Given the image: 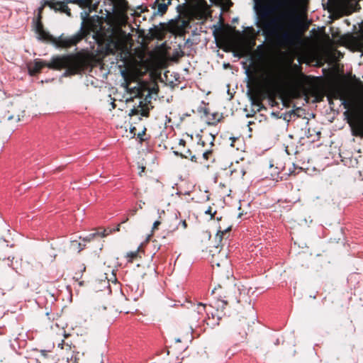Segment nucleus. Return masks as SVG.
<instances>
[{
    "mask_svg": "<svg viewBox=\"0 0 363 363\" xmlns=\"http://www.w3.org/2000/svg\"><path fill=\"white\" fill-rule=\"evenodd\" d=\"M137 211H138V208H133V209L130 210V213H131L132 215H135V214L136 213Z\"/></svg>",
    "mask_w": 363,
    "mask_h": 363,
    "instance_id": "obj_23",
    "label": "nucleus"
},
{
    "mask_svg": "<svg viewBox=\"0 0 363 363\" xmlns=\"http://www.w3.org/2000/svg\"><path fill=\"white\" fill-rule=\"evenodd\" d=\"M124 74H125V72H124V71H123V72H121V75L124 76Z\"/></svg>",
    "mask_w": 363,
    "mask_h": 363,
    "instance_id": "obj_36",
    "label": "nucleus"
},
{
    "mask_svg": "<svg viewBox=\"0 0 363 363\" xmlns=\"http://www.w3.org/2000/svg\"><path fill=\"white\" fill-rule=\"evenodd\" d=\"M174 153L176 155H180L181 156V155H182V154L179 153L177 151H174Z\"/></svg>",
    "mask_w": 363,
    "mask_h": 363,
    "instance_id": "obj_32",
    "label": "nucleus"
},
{
    "mask_svg": "<svg viewBox=\"0 0 363 363\" xmlns=\"http://www.w3.org/2000/svg\"><path fill=\"white\" fill-rule=\"evenodd\" d=\"M205 308H206V305L199 303L198 304V307H197L198 313L200 314V313H202L203 311H205Z\"/></svg>",
    "mask_w": 363,
    "mask_h": 363,
    "instance_id": "obj_15",
    "label": "nucleus"
},
{
    "mask_svg": "<svg viewBox=\"0 0 363 363\" xmlns=\"http://www.w3.org/2000/svg\"><path fill=\"white\" fill-rule=\"evenodd\" d=\"M145 128L141 132L138 134V137L140 139V140H143V136L145 135Z\"/></svg>",
    "mask_w": 363,
    "mask_h": 363,
    "instance_id": "obj_18",
    "label": "nucleus"
},
{
    "mask_svg": "<svg viewBox=\"0 0 363 363\" xmlns=\"http://www.w3.org/2000/svg\"><path fill=\"white\" fill-rule=\"evenodd\" d=\"M98 233H90L87 236L82 238L84 241H90L91 239H93L96 235H98Z\"/></svg>",
    "mask_w": 363,
    "mask_h": 363,
    "instance_id": "obj_14",
    "label": "nucleus"
},
{
    "mask_svg": "<svg viewBox=\"0 0 363 363\" xmlns=\"http://www.w3.org/2000/svg\"><path fill=\"white\" fill-rule=\"evenodd\" d=\"M143 204H145V202H144V201H140V204H139V206H138V208H143V206H142V205H143Z\"/></svg>",
    "mask_w": 363,
    "mask_h": 363,
    "instance_id": "obj_27",
    "label": "nucleus"
},
{
    "mask_svg": "<svg viewBox=\"0 0 363 363\" xmlns=\"http://www.w3.org/2000/svg\"><path fill=\"white\" fill-rule=\"evenodd\" d=\"M136 255H137V252H131L128 253V257H130V259L136 257Z\"/></svg>",
    "mask_w": 363,
    "mask_h": 363,
    "instance_id": "obj_19",
    "label": "nucleus"
},
{
    "mask_svg": "<svg viewBox=\"0 0 363 363\" xmlns=\"http://www.w3.org/2000/svg\"><path fill=\"white\" fill-rule=\"evenodd\" d=\"M360 30L357 36L353 37V41L363 47V22L359 25Z\"/></svg>",
    "mask_w": 363,
    "mask_h": 363,
    "instance_id": "obj_11",
    "label": "nucleus"
},
{
    "mask_svg": "<svg viewBox=\"0 0 363 363\" xmlns=\"http://www.w3.org/2000/svg\"><path fill=\"white\" fill-rule=\"evenodd\" d=\"M212 263H213V266L215 264H216V265H217L218 267H220V263H219V262H216V263H215V262H214V261H213V262H212Z\"/></svg>",
    "mask_w": 363,
    "mask_h": 363,
    "instance_id": "obj_30",
    "label": "nucleus"
},
{
    "mask_svg": "<svg viewBox=\"0 0 363 363\" xmlns=\"http://www.w3.org/2000/svg\"><path fill=\"white\" fill-rule=\"evenodd\" d=\"M175 341H176L177 342H180L182 340H181V339H180V338H176V339H175Z\"/></svg>",
    "mask_w": 363,
    "mask_h": 363,
    "instance_id": "obj_33",
    "label": "nucleus"
},
{
    "mask_svg": "<svg viewBox=\"0 0 363 363\" xmlns=\"http://www.w3.org/2000/svg\"><path fill=\"white\" fill-rule=\"evenodd\" d=\"M234 56H236V57H241V55H240V54H239V53H237L236 52H234Z\"/></svg>",
    "mask_w": 363,
    "mask_h": 363,
    "instance_id": "obj_29",
    "label": "nucleus"
},
{
    "mask_svg": "<svg viewBox=\"0 0 363 363\" xmlns=\"http://www.w3.org/2000/svg\"><path fill=\"white\" fill-rule=\"evenodd\" d=\"M274 40L278 45L288 47L295 44L296 36L285 28L283 31H280Z\"/></svg>",
    "mask_w": 363,
    "mask_h": 363,
    "instance_id": "obj_6",
    "label": "nucleus"
},
{
    "mask_svg": "<svg viewBox=\"0 0 363 363\" xmlns=\"http://www.w3.org/2000/svg\"><path fill=\"white\" fill-rule=\"evenodd\" d=\"M79 245V251H81L83 248L81 247V243H78Z\"/></svg>",
    "mask_w": 363,
    "mask_h": 363,
    "instance_id": "obj_31",
    "label": "nucleus"
},
{
    "mask_svg": "<svg viewBox=\"0 0 363 363\" xmlns=\"http://www.w3.org/2000/svg\"><path fill=\"white\" fill-rule=\"evenodd\" d=\"M67 347H69V349H71L70 346L69 345H66Z\"/></svg>",
    "mask_w": 363,
    "mask_h": 363,
    "instance_id": "obj_38",
    "label": "nucleus"
},
{
    "mask_svg": "<svg viewBox=\"0 0 363 363\" xmlns=\"http://www.w3.org/2000/svg\"><path fill=\"white\" fill-rule=\"evenodd\" d=\"M328 98L329 100L331 98L340 99L341 105L347 110L345 114H347L350 108L355 112L357 114L355 120L350 123V125L353 128L355 135L363 136V98L352 95L350 99H346L344 90L339 86L331 87Z\"/></svg>",
    "mask_w": 363,
    "mask_h": 363,
    "instance_id": "obj_3",
    "label": "nucleus"
},
{
    "mask_svg": "<svg viewBox=\"0 0 363 363\" xmlns=\"http://www.w3.org/2000/svg\"><path fill=\"white\" fill-rule=\"evenodd\" d=\"M157 212H158V214H159V217H161V215L164 214V210L160 211V210L158 209Z\"/></svg>",
    "mask_w": 363,
    "mask_h": 363,
    "instance_id": "obj_25",
    "label": "nucleus"
},
{
    "mask_svg": "<svg viewBox=\"0 0 363 363\" xmlns=\"http://www.w3.org/2000/svg\"><path fill=\"white\" fill-rule=\"evenodd\" d=\"M35 32L38 34V38L41 40H47L50 38V35L43 30V26L40 21L35 25Z\"/></svg>",
    "mask_w": 363,
    "mask_h": 363,
    "instance_id": "obj_9",
    "label": "nucleus"
},
{
    "mask_svg": "<svg viewBox=\"0 0 363 363\" xmlns=\"http://www.w3.org/2000/svg\"><path fill=\"white\" fill-rule=\"evenodd\" d=\"M215 213L216 212H214L213 213H211V207H209L206 211H205V213L211 215V218L213 217V215L215 214Z\"/></svg>",
    "mask_w": 363,
    "mask_h": 363,
    "instance_id": "obj_17",
    "label": "nucleus"
},
{
    "mask_svg": "<svg viewBox=\"0 0 363 363\" xmlns=\"http://www.w3.org/2000/svg\"><path fill=\"white\" fill-rule=\"evenodd\" d=\"M143 116H147V113H143Z\"/></svg>",
    "mask_w": 363,
    "mask_h": 363,
    "instance_id": "obj_37",
    "label": "nucleus"
},
{
    "mask_svg": "<svg viewBox=\"0 0 363 363\" xmlns=\"http://www.w3.org/2000/svg\"><path fill=\"white\" fill-rule=\"evenodd\" d=\"M290 114H284L283 119L286 121L287 122L289 121Z\"/></svg>",
    "mask_w": 363,
    "mask_h": 363,
    "instance_id": "obj_21",
    "label": "nucleus"
},
{
    "mask_svg": "<svg viewBox=\"0 0 363 363\" xmlns=\"http://www.w3.org/2000/svg\"><path fill=\"white\" fill-rule=\"evenodd\" d=\"M46 4L49 5L50 7L55 11H60L61 12L66 13L67 15L70 16L69 9L65 2L57 1V2H50L46 1Z\"/></svg>",
    "mask_w": 363,
    "mask_h": 363,
    "instance_id": "obj_7",
    "label": "nucleus"
},
{
    "mask_svg": "<svg viewBox=\"0 0 363 363\" xmlns=\"http://www.w3.org/2000/svg\"><path fill=\"white\" fill-rule=\"evenodd\" d=\"M227 281H224L215 286L211 291L218 302L221 303V307H224L228 303H238L240 302L239 296L240 295V289L235 283L230 279L229 276L226 277Z\"/></svg>",
    "mask_w": 363,
    "mask_h": 363,
    "instance_id": "obj_4",
    "label": "nucleus"
},
{
    "mask_svg": "<svg viewBox=\"0 0 363 363\" xmlns=\"http://www.w3.org/2000/svg\"><path fill=\"white\" fill-rule=\"evenodd\" d=\"M250 100L252 106L257 107V111L261 110L263 106L261 102V99L259 96L250 94Z\"/></svg>",
    "mask_w": 363,
    "mask_h": 363,
    "instance_id": "obj_10",
    "label": "nucleus"
},
{
    "mask_svg": "<svg viewBox=\"0 0 363 363\" xmlns=\"http://www.w3.org/2000/svg\"><path fill=\"white\" fill-rule=\"evenodd\" d=\"M101 363H103V361H101Z\"/></svg>",
    "mask_w": 363,
    "mask_h": 363,
    "instance_id": "obj_39",
    "label": "nucleus"
},
{
    "mask_svg": "<svg viewBox=\"0 0 363 363\" xmlns=\"http://www.w3.org/2000/svg\"><path fill=\"white\" fill-rule=\"evenodd\" d=\"M181 157H184V158H190V160L192 161V162H196V156L194 155H192L191 154V152L190 150H187L186 151V153L184 154V155H181Z\"/></svg>",
    "mask_w": 363,
    "mask_h": 363,
    "instance_id": "obj_12",
    "label": "nucleus"
},
{
    "mask_svg": "<svg viewBox=\"0 0 363 363\" xmlns=\"http://www.w3.org/2000/svg\"><path fill=\"white\" fill-rule=\"evenodd\" d=\"M172 0H167V2H160V3H155L157 6V9L154 11L153 14L154 16L158 15V16H163L167 10L168 6L171 4Z\"/></svg>",
    "mask_w": 363,
    "mask_h": 363,
    "instance_id": "obj_8",
    "label": "nucleus"
},
{
    "mask_svg": "<svg viewBox=\"0 0 363 363\" xmlns=\"http://www.w3.org/2000/svg\"><path fill=\"white\" fill-rule=\"evenodd\" d=\"M13 116H9L8 117V120H9V121H10V120L13 119Z\"/></svg>",
    "mask_w": 363,
    "mask_h": 363,
    "instance_id": "obj_34",
    "label": "nucleus"
},
{
    "mask_svg": "<svg viewBox=\"0 0 363 363\" xmlns=\"http://www.w3.org/2000/svg\"><path fill=\"white\" fill-rule=\"evenodd\" d=\"M160 224V221H159V220L155 221L153 223L152 228L155 229Z\"/></svg>",
    "mask_w": 363,
    "mask_h": 363,
    "instance_id": "obj_20",
    "label": "nucleus"
},
{
    "mask_svg": "<svg viewBox=\"0 0 363 363\" xmlns=\"http://www.w3.org/2000/svg\"><path fill=\"white\" fill-rule=\"evenodd\" d=\"M76 64V59L72 55L53 57L50 63H46L40 60H35L33 65L29 67V73L33 75L39 72L45 66L50 69H62L74 67Z\"/></svg>",
    "mask_w": 363,
    "mask_h": 363,
    "instance_id": "obj_5",
    "label": "nucleus"
},
{
    "mask_svg": "<svg viewBox=\"0 0 363 363\" xmlns=\"http://www.w3.org/2000/svg\"><path fill=\"white\" fill-rule=\"evenodd\" d=\"M211 153V151H206L205 152L203 153V158L205 159H208V155Z\"/></svg>",
    "mask_w": 363,
    "mask_h": 363,
    "instance_id": "obj_22",
    "label": "nucleus"
},
{
    "mask_svg": "<svg viewBox=\"0 0 363 363\" xmlns=\"http://www.w3.org/2000/svg\"><path fill=\"white\" fill-rule=\"evenodd\" d=\"M194 319H197V320H199V318L197 317V315H195V316H194Z\"/></svg>",
    "mask_w": 363,
    "mask_h": 363,
    "instance_id": "obj_35",
    "label": "nucleus"
},
{
    "mask_svg": "<svg viewBox=\"0 0 363 363\" xmlns=\"http://www.w3.org/2000/svg\"><path fill=\"white\" fill-rule=\"evenodd\" d=\"M68 2L79 5L82 8L88 9L81 12L82 19L80 30L68 38H60L58 45L61 47L69 48L76 45L83 38L92 33V36L98 40V38L104 35L110 39L107 45V52L113 53L117 49L118 44L116 40L122 33L121 26L128 23V16L125 13L127 3L125 0H105L108 8L105 9V16L101 17L95 15L89 18V12L92 5V0H68Z\"/></svg>",
    "mask_w": 363,
    "mask_h": 363,
    "instance_id": "obj_1",
    "label": "nucleus"
},
{
    "mask_svg": "<svg viewBox=\"0 0 363 363\" xmlns=\"http://www.w3.org/2000/svg\"><path fill=\"white\" fill-rule=\"evenodd\" d=\"M218 320H219V317L218 316L216 321H215V322L207 321L206 323H207V325H211V326H214V325H218Z\"/></svg>",
    "mask_w": 363,
    "mask_h": 363,
    "instance_id": "obj_16",
    "label": "nucleus"
},
{
    "mask_svg": "<svg viewBox=\"0 0 363 363\" xmlns=\"http://www.w3.org/2000/svg\"><path fill=\"white\" fill-rule=\"evenodd\" d=\"M230 230V227L226 228V229H225V230H219L218 231L217 234H216V238H218L219 240H221L224 233L228 232Z\"/></svg>",
    "mask_w": 363,
    "mask_h": 363,
    "instance_id": "obj_13",
    "label": "nucleus"
},
{
    "mask_svg": "<svg viewBox=\"0 0 363 363\" xmlns=\"http://www.w3.org/2000/svg\"><path fill=\"white\" fill-rule=\"evenodd\" d=\"M179 144L180 145L184 146V145H185V141H184L183 139H180Z\"/></svg>",
    "mask_w": 363,
    "mask_h": 363,
    "instance_id": "obj_26",
    "label": "nucleus"
},
{
    "mask_svg": "<svg viewBox=\"0 0 363 363\" xmlns=\"http://www.w3.org/2000/svg\"><path fill=\"white\" fill-rule=\"evenodd\" d=\"M255 9L259 18L257 26L262 30V35L266 38H274L280 31L286 28V20L291 19L294 13L291 11L285 10L278 15L270 17L281 9H288L292 0H254Z\"/></svg>",
    "mask_w": 363,
    "mask_h": 363,
    "instance_id": "obj_2",
    "label": "nucleus"
},
{
    "mask_svg": "<svg viewBox=\"0 0 363 363\" xmlns=\"http://www.w3.org/2000/svg\"><path fill=\"white\" fill-rule=\"evenodd\" d=\"M180 223L182 225L184 228H186L187 227V224H186V222L185 220L181 221Z\"/></svg>",
    "mask_w": 363,
    "mask_h": 363,
    "instance_id": "obj_24",
    "label": "nucleus"
},
{
    "mask_svg": "<svg viewBox=\"0 0 363 363\" xmlns=\"http://www.w3.org/2000/svg\"><path fill=\"white\" fill-rule=\"evenodd\" d=\"M167 0H156L155 3H160V2H167Z\"/></svg>",
    "mask_w": 363,
    "mask_h": 363,
    "instance_id": "obj_28",
    "label": "nucleus"
}]
</instances>
